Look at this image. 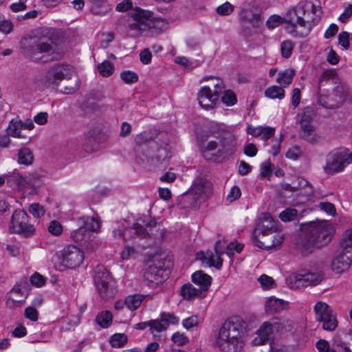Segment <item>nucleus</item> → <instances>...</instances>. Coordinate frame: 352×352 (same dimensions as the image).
<instances>
[{
	"mask_svg": "<svg viewBox=\"0 0 352 352\" xmlns=\"http://www.w3.org/2000/svg\"><path fill=\"white\" fill-rule=\"evenodd\" d=\"M199 149L207 160L220 162L233 155L236 151V140L230 131L216 126L210 128L206 139L198 137Z\"/></svg>",
	"mask_w": 352,
	"mask_h": 352,
	"instance_id": "obj_1",
	"label": "nucleus"
},
{
	"mask_svg": "<svg viewBox=\"0 0 352 352\" xmlns=\"http://www.w3.org/2000/svg\"><path fill=\"white\" fill-rule=\"evenodd\" d=\"M300 229L296 248L302 256L327 245L333 234V228L327 221H311L301 225Z\"/></svg>",
	"mask_w": 352,
	"mask_h": 352,
	"instance_id": "obj_2",
	"label": "nucleus"
},
{
	"mask_svg": "<svg viewBox=\"0 0 352 352\" xmlns=\"http://www.w3.org/2000/svg\"><path fill=\"white\" fill-rule=\"evenodd\" d=\"M245 322L234 316L224 322L219 331L215 344L221 352H240L244 345Z\"/></svg>",
	"mask_w": 352,
	"mask_h": 352,
	"instance_id": "obj_3",
	"label": "nucleus"
},
{
	"mask_svg": "<svg viewBox=\"0 0 352 352\" xmlns=\"http://www.w3.org/2000/svg\"><path fill=\"white\" fill-rule=\"evenodd\" d=\"M20 46L23 55L34 61L45 63L61 57L53 42L44 36L23 37L20 41Z\"/></svg>",
	"mask_w": 352,
	"mask_h": 352,
	"instance_id": "obj_4",
	"label": "nucleus"
},
{
	"mask_svg": "<svg viewBox=\"0 0 352 352\" xmlns=\"http://www.w3.org/2000/svg\"><path fill=\"white\" fill-rule=\"evenodd\" d=\"M135 152L138 160L153 166L166 165L170 157L167 143L164 142L160 144L155 140L139 144L135 146Z\"/></svg>",
	"mask_w": 352,
	"mask_h": 352,
	"instance_id": "obj_5",
	"label": "nucleus"
},
{
	"mask_svg": "<svg viewBox=\"0 0 352 352\" xmlns=\"http://www.w3.org/2000/svg\"><path fill=\"white\" fill-rule=\"evenodd\" d=\"M321 14V8L316 6L311 0H307L288 11L284 20L293 27L296 25L304 26L305 22L313 23L318 22Z\"/></svg>",
	"mask_w": 352,
	"mask_h": 352,
	"instance_id": "obj_6",
	"label": "nucleus"
},
{
	"mask_svg": "<svg viewBox=\"0 0 352 352\" xmlns=\"http://www.w3.org/2000/svg\"><path fill=\"white\" fill-rule=\"evenodd\" d=\"M79 228L71 232V237L87 251L97 248L94 232L100 228V223L95 217H83L78 219Z\"/></svg>",
	"mask_w": 352,
	"mask_h": 352,
	"instance_id": "obj_7",
	"label": "nucleus"
},
{
	"mask_svg": "<svg viewBox=\"0 0 352 352\" xmlns=\"http://www.w3.org/2000/svg\"><path fill=\"white\" fill-rule=\"evenodd\" d=\"M173 265V258L170 255L160 254L156 256L150 264L144 275V280L148 285H158L166 280Z\"/></svg>",
	"mask_w": 352,
	"mask_h": 352,
	"instance_id": "obj_8",
	"label": "nucleus"
},
{
	"mask_svg": "<svg viewBox=\"0 0 352 352\" xmlns=\"http://www.w3.org/2000/svg\"><path fill=\"white\" fill-rule=\"evenodd\" d=\"M85 258L84 252L75 245H69L56 253L53 261L56 269L63 271L66 268L79 267Z\"/></svg>",
	"mask_w": 352,
	"mask_h": 352,
	"instance_id": "obj_9",
	"label": "nucleus"
},
{
	"mask_svg": "<svg viewBox=\"0 0 352 352\" xmlns=\"http://www.w3.org/2000/svg\"><path fill=\"white\" fill-rule=\"evenodd\" d=\"M212 191V185L210 181L197 178L194 181L190 191L182 197L181 201L185 207H197V203L205 201Z\"/></svg>",
	"mask_w": 352,
	"mask_h": 352,
	"instance_id": "obj_10",
	"label": "nucleus"
},
{
	"mask_svg": "<svg viewBox=\"0 0 352 352\" xmlns=\"http://www.w3.org/2000/svg\"><path fill=\"white\" fill-rule=\"evenodd\" d=\"M351 163L352 152L346 148H337L327 154L323 169L325 173L333 175L342 172Z\"/></svg>",
	"mask_w": 352,
	"mask_h": 352,
	"instance_id": "obj_11",
	"label": "nucleus"
},
{
	"mask_svg": "<svg viewBox=\"0 0 352 352\" xmlns=\"http://www.w3.org/2000/svg\"><path fill=\"white\" fill-rule=\"evenodd\" d=\"M94 281L100 296L104 300L112 298L116 294L114 283L109 271L103 266L95 270Z\"/></svg>",
	"mask_w": 352,
	"mask_h": 352,
	"instance_id": "obj_12",
	"label": "nucleus"
},
{
	"mask_svg": "<svg viewBox=\"0 0 352 352\" xmlns=\"http://www.w3.org/2000/svg\"><path fill=\"white\" fill-rule=\"evenodd\" d=\"M9 230L10 232L23 234L26 237L35 231L34 226L29 223V216L23 210H16L13 212Z\"/></svg>",
	"mask_w": 352,
	"mask_h": 352,
	"instance_id": "obj_13",
	"label": "nucleus"
},
{
	"mask_svg": "<svg viewBox=\"0 0 352 352\" xmlns=\"http://www.w3.org/2000/svg\"><path fill=\"white\" fill-rule=\"evenodd\" d=\"M323 280V276L319 272H308L304 274H291L286 282L292 289H301L308 286H316Z\"/></svg>",
	"mask_w": 352,
	"mask_h": 352,
	"instance_id": "obj_14",
	"label": "nucleus"
},
{
	"mask_svg": "<svg viewBox=\"0 0 352 352\" xmlns=\"http://www.w3.org/2000/svg\"><path fill=\"white\" fill-rule=\"evenodd\" d=\"M74 74L73 67L69 65H57L46 72L43 81L46 86L56 88L63 79H71Z\"/></svg>",
	"mask_w": 352,
	"mask_h": 352,
	"instance_id": "obj_15",
	"label": "nucleus"
},
{
	"mask_svg": "<svg viewBox=\"0 0 352 352\" xmlns=\"http://www.w3.org/2000/svg\"><path fill=\"white\" fill-rule=\"evenodd\" d=\"M134 15V22L129 23L127 33L130 36H136L153 26V22L148 19V14L144 10H138Z\"/></svg>",
	"mask_w": 352,
	"mask_h": 352,
	"instance_id": "obj_16",
	"label": "nucleus"
},
{
	"mask_svg": "<svg viewBox=\"0 0 352 352\" xmlns=\"http://www.w3.org/2000/svg\"><path fill=\"white\" fill-rule=\"evenodd\" d=\"M337 78L332 72H323L318 82V94L320 95H326L329 93L331 89L336 95H338L339 93L342 92V88L339 85L334 87Z\"/></svg>",
	"mask_w": 352,
	"mask_h": 352,
	"instance_id": "obj_17",
	"label": "nucleus"
},
{
	"mask_svg": "<svg viewBox=\"0 0 352 352\" xmlns=\"http://www.w3.org/2000/svg\"><path fill=\"white\" fill-rule=\"evenodd\" d=\"M150 331L154 334L165 331L171 324H176L179 322V318L173 314L162 313L160 315V319L151 320Z\"/></svg>",
	"mask_w": 352,
	"mask_h": 352,
	"instance_id": "obj_18",
	"label": "nucleus"
},
{
	"mask_svg": "<svg viewBox=\"0 0 352 352\" xmlns=\"http://www.w3.org/2000/svg\"><path fill=\"white\" fill-rule=\"evenodd\" d=\"M156 224L157 222L155 219L149 216H144L137 219L133 225L132 230L138 236L144 238L148 234L151 229Z\"/></svg>",
	"mask_w": 352,
	"mask_h": 352,
	"instance_id": "obj_19",
	"label": "nucleus"
},
{
	"mask_svg": "<svg viewBox=\"0 0 352 352\" xmlns=\"http://www.w3.org/2000/svg\"><path fill=\"white\" fill-rule=\"evenodd\" d=\"M274 331L272 320L264 322L256 332V336L252 342L255 346L265 344L270 339V336Z\"/></svg>",
	"mask_w": 352,
	"mask_h": 352,
	"instance_id": "obj_20",
	"label": "nucleus"
},
{
	"mask_svg": "<svg viewBox=\"0 0 352 352\" xmlns=\"http://www.w3.org/2000/svg\"><path fill=\"white\" fill-rule=\"evenodd\" d=\"M197 99L200 106L205 109L214 108L218 98L208 87H202L198 93Z\"/></svg>",
	"mask_w": 352,
	"mask_h": 352,
	"instance_id": "obj_21",
	"label": "nucleus"
},
{
	"mask_svg": "<svg viewBox=\"0 0 352 352\" xmlns=\"http://www.w3.org/2000/svg\"><path fill=\"white\" fill-rule=\"evenodd\" d=\"M351 261L350 254L340 252L331 261V267L335 273L341 274L349 269Z\"/></svg>",
	"mask_w": 352,
	"mask_h": 352,
	"instance_id": "obj_22",
	"label": "nucleus"
},
{
	"mask_svg": "<svg viewBox=\"0 0 352 352\" xmlns=\"http://www.w3.org/2000/svg\"><path fill=\"white\" fill-rule=\"evenodd\" d=\"M333 344L338 352H352V334L346 331L338 333L333 339Z\"/></svg>",
	"mask_w": 352,
	"mask_h": 352,
	"instance_id": "obj_23",
	"label": "nucleus"
},
{
	"mask_svg": "<svg viewBox=\"0 0 352 352\" xmlns=\"http://www.w3.org/2000/svg\"><path fill=\"white\" fill-rule=\"evenodd\" d=\"M300 133L303 140L311 144H316L322 140V136L316 131L312 124H300Z\"/></svg>",
	"mask_w": 352,
	"mask_h": 352,
	"instance_id": "obj_24",
	"label": "nucleus"
},
{
	"mask_svg": "<svg viewBox=\"0 0 352 352\" xmlns=\"http://www.w3.org/2000/svg\"><path fill=\"white\" fill-rule=\"evenodd\" d=\"M220 243V241H217L216 242L214 246V250L217 254L214 256L212 252H207L206 254H204L203 252L197 253V256L201 255V259L207 263L210 266H213L217 269H220L222 266L223 260L221 258V254L222 252L218 250V245Z\"/></svg>",
	"mask_w": 352,
	"mask_h": 352,
	"instance_id": "obj_25",
	"label": "nucleus"
},
{
	"mask_svg": "<svg viewBox=\"0 0 352 352\" xmlns=\"http://www.w3.org/2000/svg\"><path fill=\"white\" fill-rule=\"evenodd\" d=\"M288 302L274 297L268 298L265 302V309L268 314L278 313L288 307Z\"/></svg>",
	"mask_w": 352,
	"mask_h": 352,
	"instance_id": "obj_26",
	"label": "nucleus"
},
{
	"mask_svg": "<svg viewBox=\"0 0 352 352\" xmlns=\"http://www.w3.org/2000/svg\"><path fill=\"white\" fill-rule=\"evenodd\" d=\"M276 231V227L275 222L271 215L269 213L264 214L261 225L255 230V232H258V235L266 236Z\"/></svg>",
	"mask_w": 352,
	"mask_h": 352,
	"instance_id": "obj_27",
	"label": "nucleus"
},
{
	"mask_svg": "<svg viewBox=\"0 0 352 352\" xmlns=\"http://www.w3.org/2000/svg\"><path fill=\"white\" fill-rule=\"evenodd\" d=\"M192 281L199 285L201 287V291L204 293L208 291L212 282V278L207 274H205L202 271H197L192 275Z\"/></svg>",
	"mask_w": 352,
	"mask_h": 352,
	"instance_id": "obj_28",
	"label": "nucleus"
},
{
	"mask_svg": "<svg viewBox=\"0 0 352 352\" xmlns=\"http://www.w3.org/2000/svg\"><path fill=\"white\" fill-rule=\"evenodd\" d=\"M180 294L182 296L184 299L188 300H192L195 298L201 299L206 296L205 293L200 289H196L190 283L185 284L181 287Z\"/></svg>",
	"mask_w": 352,
	"mask_h": 352,
	"instance_id": "obj_29",
	"label": "nucleus"
},
{
	"mask_svg": "<svg viewBox=\"0 0 352 352\" xmlns=\"http://www.w3.org/2000/svg\"><path fill=\"white\" fill-rule=\"evenodd\" d=\"M274 331L280 334L291 332L294 329V322L289 319L280 320L278 318L271 319Z\"/></svg>",
	"mask_w": 352,
	"mask_h": 352,
	"instance_id": "obj_30",
	"label": "nucleus"
},
{
	"mask_svg": "<svg viewBox=\"0 0 352 352\" xmlns=\"http://www.w3.org/2000/svg\"><path fill=\"white\" fill-rule=\"evenodd\" d=\"M240 19L243 23H250L253 27L258 26L262 20L261 14L254 13L248 9H244L241 11Z\"/></svg>",
	"mask_w": 352,
	"mask_h": 352,
	"instance_id": "obj_31",
	"label": "nucleus"
},
{
	"mask_svg": "<svg viewBox=\"0 0 352 352\" xmlns=\"http://www.w3.org/2000/svg\"><path fill=\"white\" fill-rule=\"evenodd\" d=\"M316 320L320 321L332 315V309L325 302L319 301L314 306Z\"/></svg>",
	"mask_w": 352,
	"mask_h": 352,
	"instance_id": "obj_32",
	"label": "nucleus"
},
{
	"mask_svg": "<svg viewBox=\"0 0 352 352\" xmlns=\"http://www.w3.org/2000/svg\"><path fill=\"white\" fill-rule=\"evenodd\" d=\"M6 180L10 186H16L18 188H24L27 186L26 178H24L16 170L9 173L6 176Z\"/></svg>",
	"mask_w": 352,
	"mask_h": 352,
	"instance_id": "obj_33",
	"label": "nucleus"
},
{
	"mask_svg": "<svg viewBox=\"0 0 352 352\" xmlns=\"http://www.w3.org/2000/svg\"><path fill=\"white\" fill-rule=\"evenodd\" d=\"M91 3V12L96 15H104L111 10L107 0H88Z\"/></svg>",
	"mask_w": 352,
	"mask_h": 352,
	"instance_id": "obj_34",
	"label": "nucleus"
},
{
	"mask_svg": "<svg viewBox=\"0 0 352 352\" xmlns=\"http://www.w3.org/2000/svg\"><path fill=\"white\" fill-rule=\"evenodd\" d=\"M295 76V71L292 69H287L278 74L276 82L283 89L288 87L293 80Z\"/></svg>",
	"mask_w": 352,
	"mask_h": 352,
	"instance_id": "obj_35",
	"label": "nucleus"
},
{
	"mask_svg": "<svg viewBox=\"0 0 352 352\" xmlns=\"http://www.w3.org/2000/svg\"><path fill=\"white\" fill-rule=\"evenodd\" d=\"M34 155L30 148L23 146L21 147L17 153V162L20 164L28 166L32 164Z\"/></svg>",
	"mask_w": 352,
	"mask_h": 352,
	"instance_id": "obj_36",
	"label": "nucleus"
},
{
	"mask_svg": "<svg viewBox=\"0 0 352 352\" xmlns=\"http://www.w3.org/2000/svg\"><path fill=\"white\" fill-rule=\"evenodd\" d=\"M341 251L352 256V230H346L340 241Z\"/></svg>",
	"mask_w": 352,
	"mask_h": 352,
	"instance_id": "obj_37",
	"label": "nucleus"
},
{
	"mask_svg": "<svg viewBox=\"0 0 352 352\" xmlns=\"http://www.w3.org/2000/svg\"><path fill=\"white\" fill-rule=\"evenodd\" d=\"M264 95L270 99L282 100L285 97V90L280 86L272 85L265 89Z\"/></svg>",
	"mask_w": 352,
	"mask_h": 352,
	"instance_id": "obj_38",
	"label": "nucleus"
},
{
	"mask_svg": "<svg viewBox=\"0 0 352 352\" xmlns=\"http://www.w3.org/2000/svg\"><path fill=\"white\" fill-rule=\"evenodd\" d=\"M23 129L22 121L17 120H12L7 128V133L14 138H24L21 133V130Z\"/></svg>",
	"mask_w": 352,
	"mask_h": 352,
	"instance_id": "obj_39",
	"label": "nucleus"
},
{
	"mask_svg": "<svg viewBox=\"0 0 352 352\" xmlns=\"http://www.w3.org/2000/svg\"><path fill=\"white\" fill-rule=\"evenodd\" d=\"M144 297L145 296L141 294L129 296L125 298V305L130 310H135L140 306Z\"/></svg>",
	"mask_w": 352,
	"mask_h": 352,
	"instance_id": "obj_40",
	"label": "nucleus"
},
{
	"mask_svg": "<svg viewBox=\"0 0 352 352\" xmlns=\"http://www.w3.org/2000/svg\"><path fill=\"white\" fill-rule=\"evenodd\" d=\"M97 323L102 328H107L112 322V314L109 311H102L96 318Z\"/></svg>",
	"mask_w": 352,
	"mask_h": 352,
	"instance_id": "obj_41",
	"label": "nucleus"
},
{
	"mask_svg": "<svg viewBox=\"0 0 352 352\" xmlns=\"http://www.w3.org/2000/svg\"><path fill=\"white\" fill-rule=\"evenodd\" d=\"M127 342V336L124 333H115L111 336L109 343L112 347L121 348Z\"/></svg>",
	"mask_w": 352,
	"mask_h": 352,
	"instance_id": "obj_42",
	"label": "nucleus"
},
{
	"mask_svg": "<svg viewBox=\"0 0 352 352\" xmlns=\"http://www.w3.org/2000/svg\"><path fill=\"white\" fill-rule=\"evenodd\" d=\"M320 322H322V328L326 331H332L335 330L338 326L336 318L333 314L325 319L321 320Z\"/></svg>",
	"mask_w": 352,
	"mask_h": 352,
	"instance_id": "obj_43",
	"label": "nucleus"
},
{
	"mask_svg": "<svg viewBox=\"0 0 352 352\" xmlns=\"http://www.w3.org/2000/svg\"><path fill=\"white\" fill-rule=\"evenodd\" d=\"M314 116V111L311 107H307L304 109L299 122L300 124H312Z\"/></svg>",
	"mask_w": 352,
	"mask_h": 352,
	"instance_id": "obj_44",
	"label": "nucleus"
},
{
	"mask_svg": "<svg viewBox=\"0 0 352 352\" xmlns=\"http://www.w3.org/2000/svg\"><path fill=\"white\" fill-rule=\"evenodd\" d=\"M100 74L104 77L110 76L114 70V66L109 61H104L98 66Z\"/></svg>",
	"mask_w": 352,
	"mask_h": 352,
	"instance_id": "obj_45",
	"label": "nucleus"
},
{
	"mask_svg": "<svg viewBox=\"0 0 352 352\" xmlns=\"http://www.w3.org/2000/svg\"><path fill=\"white\" fill-rule=\"evenodd\" d=\"M121 79L126 84H133L138 81V76L134 72L129 70L123 71L120 74Z\"/></svg>",
	"mask_w": 352,
	"mask_h": 352,
	"instance_id": "obj_46",
	"label": "nucleus"
},
{
	"mask_svg": "<svg viewBox=\"0 0 352 352\" xmlns=\"http://www.w3.org/2000/svg\"><path fill=\"white\" fill-rule=\"evenodd\" d=\"M27 186L32 189H36L42 185V177L38 174L30 175L27 178Z\"/></svg>",
	"mask_w": 352,
	"mask_h": 352,
	"instance_id": "obj_47",
	"label": "nucleus"
},
{
	"mask_svg": "<svg viewBox=\"0 0 352 352\" xmlns=\"http://www.w3.org/2000/svg\"><path fill=\"white\" fill-rule=\"evenodd\" d=\"M298 214L297 210L294 208H287L279 214L280 219L285 222L294 220Z\"/></svg>",
	"mask_w": 352,
	"mask_h": 352,
	"instance_id": "obj_48",
	"label": "nucleus"
},
{
	"mask_svg": "<svg viewBox=\"0 0 352 352\" xmlns=\"http://www.w3.org/2000/svg\"><path fill=\"white\" fill-rule=\"evenodd\" d=\"M294 43L292 41L286 40L282 42L280 45L281 54L284 58H289L292 52Z\"/></svg>",
	"mask_w": 352,
	"mask_h": 352,
	"instance_id": "obj_49",
	"label": "nucleus"
},
{
	"mask_svg": "<svg viewBox=\"0 0 352 352\" xmlns=\"http://www.w3.org/2000/svg\"><path fill=\"white\" fill-rule=\"evenodd\" d=\"M221 100L227 106H232L237 102L236 95L231 90H227L225 91L223 96H222Z\"/></svg>",
	"mask_w": 352,
	"mask_h": 352,
	"instance_id": "obj_50",
	"label": "nucleus"
},
{
	"mask_svg": "<svg viewBox=\"0 0 352 352\" xmlns=\"http://www.w3.org/2000/svg\"><path fill=\"white\" fill-rule=\"evenodd\" d=\"M258 280L264 289H272L275 285L274 279L265 274L261 275Z\"/></svg>",
	"mask_w": 352,
	"mask_h": 352,
	"instance_id": "obj_51",
	"label": "nucleus"
},
{
	"mask_svg": "<svg viewBox=\"0 0 352 352\" xmlns=\"http://www.w3.org/2000/svg\"><path fill=\"white\" fill-rule=\"evenodd\" d=\"M218 14L221 16H227L234 11V6L229 2H226L218 6L216 9Z\"/></svg>",
	"mask_w": 352,
	"mask_h": 352,
	"instance_id": "obj_52",
	"label": "nucleus"
},
{
	"mask_svg": "<svg viewBox=\"0 0 352 352\" xmlns=\"http://www.w3.org/2000/svg\"><path fill=\"white\" fill-rule=\"evenodd\" d=\"M29 212L36 218L43 216L45 213L44 208L37 203H33L30 206Z\"/></svg>",
	"mask_w": 352,
	"mask_h": 352,
	"instance_id": "obj_53",
	"label": "nucleus"
},
{
	"mask_svg": "<svg viewBox=\"0 0 352 352\" xmlns=\"http://www.w3.org/2000/svg\"><path fill=\"white\" fill-rule=\"evenodd\" d=\"M14 30V25L10 20L3 19L0 21V32L4 34L11 33Z\"/></svg>",
	"mask_w": 352,
	"mask_h": 352,
	"instance_id": "obj_54",
	"label": "nucleus"
},
{
	"mask_svg": "<svg viewBox=\"0 0 352 352\" xmlns=\"http://www.w3.org/2000/svg\"><path fill=\"white\" fill-rule=\"evenodd\" d=\"M48 231L53 235L58 236L63 232L62 225L58 221H52L48 226Z\"/></svg>",
	"mask_w": 352,
	"mask_h": 352,
	"instance_id": "obj_55",
	"label": "nucleus"
},
{
	"mask_svg": "<svg viewBox=\"0 0 352 352\" xmlns=\"http://www.w3.org/2000/svg\"><path fill=\"white\" fill-rule=\"evenodd\" d=\"M173 342L178 346H182L188 342V338L184 333H175L171 338Z\"/></svg>",
	"mask_w": 352,
	"mask_h": 352,
	"instance_id": "obj_56",
	"label": "nucleus"
},
{
	"mask_svg": "<svg viewBox=\"0 0 352 352\" xmlns=\"http://www.w3.org/2000/svg\"><path fill=\"white\" fill-rule=\"evenodd\" d=\"M283 22V19L278 15L271 16L266 22L267 26L270 29H274L278 27Z\"/></svg>",
	"mask_w": 352,
	"mask_h": 352,
	"instance_id": "obj_57",
	"label": "nucleus"
},
{
	"mask_svg": "<svg viewBox=\"0 0 352 352\" xmlns=\"http://www.w3.org/2000/svg\"><path fill=\"white\" fill-rule=\"evenodd\" d=\"M338 43L345 50H348L350 45L349 34L347 32H341L338 35Z\"/></svg>",
	"mask_w": 352,
	"mask_h": 352,
	"instance_id": "obj_58",
	"label": "nucleus"
},
{
	"mask_svg": "<svg viewBox=\"0 0 352 352\" xmlns=\"http://www.w3.org/2000/svg\"><path fill=\"white\" fill-rule=\"evenodd\" d=\"M270 350L271 352H290L288 346L275 341L270 343Z\"/></svg>",
	"mask_w": 352,
	"mask_h": 352,
	"instance_id": "obj_59",
	"label": "nucleus"
},
{
	"mask_svg": "<svg viewBox=\"0 0 352 352\" xmlns=\"http://www.w3.org/2000/svg\"><path fill=\"white\" fill-rule=\"evenodd\" d=\"M183 327L186 329H190L191 328L198 325V318L196 316H192L189 318L184 319L182 321Z\"/></svg>",
	"mask_w": 352,
	"mask_h": 352,
	"instance_id": "obj_60",
	"label": "nucleus"
},
{
	"mask_svg": "<svg viewBox=\"0 0 352 352\" xmlns=\"http://www.w3.org/2000/svg\"><path fill=\"white\" fill-rule=\"evenodd\" d=\"M243 245L237 242H232L227 247V254L228 255L233 254L234 251L239 253L242 251Z\"/></svg>",
	"mask_w": 352,
	"mask_h": 352,
	"instance_id": "obj_61",
	"label": "nucleus"
},
{
	"mask_svg": "<svg viewBox=\"0 0 352 352\" xmlns=\"http://www.w3.org/2000/svg\"><path fill=\"white\" fill-rule=\"evenodd\" d=\"M32 285L36 287H41L45 283V278L38 273H34L30 278Z\"/></svg>",
	"mask_w": 352,
	"mask_h": 352,
	"instance_id": "obj_62",
	"label": "nucleus"
},
{
	"mask_svg": "<svg viewBox=\"0 0 352 352\" xmlns=\"http://www.w3.org/2000/svg\"><path fill=\"white\" fill-rule=\"evenodd\" d=\"M319 208L331 215H334L336 212L333 204L329 202H320Z\"/></svg>",
	"mask_w": 352,
	"mask_h": 352,
	"instance_id": "obj_63",
	"label": "nucleus"
},
{
	"mask_svg": "<svg viewBox=\"0 0 352 352\" xmlns=\"http://www.w3.org/2000/svg\"><path fill=\"white\" fill-rule=\"evenodd\" d=\"M316 347L319 352H331L333 350L329 349V344L325 340H320L318 341Z\"/></svg>",
	"mask_w": 352,
	"mask_h": 352,
	"instance_id": "obj_64",
	"label": "nucleus"
}]
</instances>
